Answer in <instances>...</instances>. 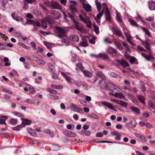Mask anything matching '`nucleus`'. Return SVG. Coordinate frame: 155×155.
I'll use <instances>...</instances> for the list:
<instances>
[{
	"mask_svg": "<svg viewBox=\"0 0 155 155\" xmlns=\"http://www.w3.org/2000/svg\"><path fill=\"white\" fill-rule=\"evenodd\" d=\"M149 9L151 10H155V2L153 1H150L148 2Z\"/></svg>",
	"mask_w": 155,
	"mask_h": 155,
	"instance_id": "nucleus-16",
	"label": "nucleus"
},
{
	"mask_svg": "<svg viewBox=\"0 0 155 155\" xmlns=\"http://www.w3.org/2000/svg\"><path fill=\"white\" fill-rule=\"evenodd\" d=\"M116 19L119 22H120L122 21L121 16L118 13H117Z\"/></svg>",
	"mask_w": 155,
	"mask_h": 155,
	"instance_id": "nucleus-43",
	"label": "nucleus"
},
{
	"mask_svg": "<svg viewBox=\"0 0 155 155\" xmlns=\"http://www.w3.org/2000/svg\"><path fill=\"white\" fill-rule=\"evenodd\" d=\"M114 101L115 102H116L118 104L123 107H127V106L128 103L127 102H124L122 101H119L115 99L114 100Z\"/></svg>",
	"mask_w": 155,
	"mask_h": 155,
	"instance_id": "nucleus-10",
	"label": "nucleus"
},
{
	"mask_svg": "<svg viewBox=\"0 0 155 155\" xmlns=\"http://www.w3.org/2000/svg\"><path fill=\"white\" fill-rule=\"evenodd\" d=\"M25 102L29 104H35L36 103V100H32L31 99H28L25 101Z\"/></svg>",
	"mask_w": 155,
	"mask_h": 155,
	"instance_id": "nucleus-30",
	"label": "nucleus"
},
{
	"mask_svg": "<svg viewBox=\"0 0 155 155\" xmlns=\"http://www.w3.org/2000/svg\"><path fill=\"white\" fill-rule=\"evenodd\" d=\"M92 117L95 119H98L99 118V117L98 115H97L95 114H93L91 116Z\"/></svg>",
	"mask_w": 155,
	"mask_h": 155,
	"instance_id": "nucleus-64",
	"label": "nucleus"
},
{
	"mask_svg": "<svg viewBox=\"0 0 155 155\" xmlns=\"http://www.w3.org/2000/svg\"><path fill=\"white\" fill-rule=\"evenodd\" d=\"M87 41L85 39H83L82 41L81 42L80 46L82 47H87L88 46Z\"/></svg>",
	"mask_w": 155,
	"mask_h": 155,
	"instance_id": "nucleus-26",
	"label": "nucleus"
},
{
	"mask_svg": "<svg viewBox=\"0 0 155 155\" xmlns=\"http://www.w3.org/2000/svg\"><path fill=\"white\" fill-rule=\"evenodd\" d=\"M25 23L28 24L33 25V24L34 23V21L30 19H27Z\"/></svg>",
	"mask_w": 155,
	"mask_h": 155,
	"instance_id": "nucleus-52",
	"label": "nucleus"
},
{
	"mask_svg": "<svg viewBox=\"0 0 155 155\" xmlns=\"http://www.w3.org/2000/svg\"><path fill=\"white\" fill-rule=\"evenodd\" d=\"M108 82L106 80H103L100 81L99 85L100 87L103 89L106 90L109 87L110 85H112L111 84H107Z\"/></svg>",
	"mask_w": 155,
	"mask_h": 155,
	"instance_id": "nucleus-3",
	"label": "nucleus"
},
{
	"mask_svg": "<svg viewBox=\"0 0 155 155\" xmlns=\"http://www.w3.org/2000/svg\"><path fill=\"white\" fill-rule=\"evenodd\" d=\"M84 23L86 24V26L87 27L89 28H91V24L89 20V18L88 19V21L87 22H85Z\"/></svg>",
	"mask_w": 155,
	"mask_h": 155,
	"instance_id": "nucleus-49",
	"label": "nucleus"
},
{
	"mask_svg": "<svg viewBox=\"0 0 155 155\" xmlns=\"http://www.w3.org/2000/svg\"><path fill=\"white\" fill-rule=\"evenodd\" d=\"M11 16L12 18L18 21H22L23 20V18L18 15L15 13H12L11 14Z\"/></svg>",
	"mask_w": 155,
	"mask_h": 155,
	"instance_id": "nucleus-8",
	"label": "nucleus"
},
{
	"mask_svg": "<svg viewBox=\"0 0 155 155\" xmlns=\"http://www.w3.org/2000/svg\"><path fill=\"white\" fill-rule=\"evenodd\" d=\"M125 125L128 129H132L136 127V125L134 126L133 124H130L128 123H126Z\"/></svg>",
	"mask_w": 155,
	"mask_h": 155,
	"instance_id": "nucleus-38",
	"label": "nucleus"
},
{
	"mask_svg": "<svg viewBox=\"0 0 155 155\" xmlns=\"http://www.w3.org/2000/svg\"><path fill=\"white\" fill-rule=\"evenodd\" d=\"M82 72H83L84 75L87 77H91L92 75L91 73L87 71L82 70Z\"/></svg>",
	"mask_w": 155,
	"mask_h": 155,
	"instance_id": "nucleus-33",
	"label": "nucleus"
},
{
	"mask_svg": "<svg viewBox=\"0 0 155 155\" xmlns=\"http://www.w3.org/2000/svg\"><path fill=\"white\" fill-rule=\"evenodd\" d=\"M65 79L66 80L67 82L68 83H71L73 81V79L70 77H66Z\"/></svg>",
	"mask_w": 155,
	"mask_h": 155,
	"instance_id": "nucleus-45",
	"label": "nucleus"
},
{
	"mask_svg": "<svg viewBox=\"0 0 155 155\" xmlns=\"http://www.w3.org/2000/svg\"><path fill=\"white\" fill-rule=\"evenodd\" d=\"M111 134H112L113 135H114L115 136H121V134L120 133L117 132L116 131L111 132Z\"/></svg>",
	"mask_w": 155,
	"mask_h": 155,
	"instance_id": "nucleus-59",
	"label": "nucleus"
},
{
	"mask_svg": "<svg viewBox=\"0 0 155 155\" xmlns=\"http://www.w3.org/2000/svg\"><path fill=\"white\" fill-rule=\"evenodd\" d=\"M134 135L137 137L140 140L142 141H146L147 139L146 138L141 134L137 133H135L134 134Z\"/></svg>",
	"mask_w": 155,
	"mask_h": 155,
	"instance_id": "nucleus-7",
	"label": "nucleus"
},
{
	"mask_svg": "<svg viewBox=\"0 0 155 155\" xmlns=\"http://www.w3.org/2000/svg\"><path fill=\"white\" fill-rule=\"evenodd\" d=\"M101 58L104 59H106L107 58V55L104 53H99L98 54V58Z\"/></svg>",
	"mask_w": 155,
	"mask_h": 155,
	"instance_id": "nucleus-31",
	"label": "nucleus"
},
{
	"mask_svg": "<svg viewBox=\"0 0 155 155\" xmlns=\"http://www.w3.org/2000/svg\"><path fill=\"white\" fill-rule=\"evenodd\" d=\"M69 38L71 41L75 42H77L79 40L78 37L74 35H72L70 36Z\"/></svg>",
	"mask_w": 155,
	"mask_h": 155,
	"instance_id": "nucleus-20",
	"label": "nucleus"
},
{
	"mask_svg": "<svg viewBox=\"0 0 155 155\" xmlns=\"http://www.w3.org/2000/svg\"><path fill=\"white\" fill-rule=\"evenodd\" d=\"M79 17L80 20L82 21L84 23L87 22L88 21L89 18L87 17H86L85 18H84L81 15H80Z\"/></svg>",
	"mask_w": 155,
	"mask_h": 155,
	"instance_id": "nucleus-36",
	"label": "nucleus"
},
{
	"mask_svg": "<svg viewBox=\"0 0 155 155\" xmlns=\"http://www.w3.org/2000/svg\"><path fill=\"white\" fill-rule=\"evenodd\" d=\"M130 109L133 111L135 112L136 113L139 114L140 113L139 109L137 107L132 106L130 107Z\"/></svg>",
	"mask_w": 155,
	"mask_h": 155,
	"instance_id": "nucleus-29",
	"label": "nucleus"
},
{
	"mask_svg": "<svg viewBox=\"0 0 155 155\" xmlns=\"http://www.w3.org/2000/svg\"><path fill=\"white\" fill-rule=\"evenodd\" d=\"M0 37L5 38V41H6L7 39L8 38V37L6 36L5 34H3L1 32H0Z\"/></svg>",
	"mask_w": 155,
	"mask_h": 155,
	"instance_id": "nucleus-55",
	"label": "nucleus"
},
{
	"mask_svg": "<svg viewBox=\"0 0 155 155\" xmlns=\"http://www.w3.org/2000/svg\"><path fill=\"white\" fill-rule=\"evenodd\" d=\"M107 84H111L112 85H110L109 87H107V89H106V90L110 91L112 90L113 87V86H114V85L113 84L109 83L108 82Z\"/></svg>",
	"mask_w": 155,
	"mask_h": 155,
	"instance_id": "nucleus-58",
	"label": "nucleus"
},
{
	"mask_svg": "<svg viewBox=\"0 0 155 155\" xmlns=\"http://www.w3.org/2000/svg\"><path fill=\"white\" fill-rule=\"evenodd\" d=\"M51 87L54 89H61L63 88L62 86L61 85H56L54 84H51Z\"/></svg>",
	"mask_w": 155,
	"mask_h": 155,
	"instance_id": "nucleus-32",
	"label": "nucleus"
},
{
	"mask_svg": "<svg viewBox=\"0 0 155 155\" xmlns=\"http://www.w3.org/2000/svg\"><path fill=\"white\" fill-rule=\"evenodd\" d=\"M15 114L17 115L18 117H21V118L24 116V115L23 114L18 112H15Z\"/></svg>",
	"mask_w": 155,
	"mask_h": 155,
	"instance_id": "nucleus-63",
	"label": "nucleus"
},
{
	"mask_svg": "<svg viewBox=\"0 0 155 155\" xmlns=\"http://www.w3.org/2000/svg\"><path fill=\"white\" fill-rule=\"evenodd\" d=\"M71 2L70 8L71 12L73 13L77 12V11L75 6L76 4L75 2L73 1H71Z\"/></svg>",
	"mask_w": 155,
	"mask_h": 155,
	"instance_id": "nucleus-6",
	"label": "nucleus"
},
{
	"mask_svg": "<svg viewBox=\"0 0 155 155\" xmlns=\"http://www.w3.org/2000/svg\"><path fill=\"white\" fill-rule=\"evenodd\" d=\"M84 8L87 12H90L91 11V6L88 4H85L84 2L82 4Z\"/></svg>",
	"mask_w": 155,
	"mask_h": 155,
	"instance_id": "nucleus-15",
	"label": "nucleus"
},
{
	"mask_svg": "<svg viewBox=\"0 0 155 155\" xmlns=\"http://www.w3.org/2000/svg\"><path fill=\"white\" fill-rule=\"evenodd\" d=\"M132 38V36L128 38H127V40L128 42L131 45H135V44L132 41H131V39Z\"/></svg>",
	"mask_w": 155,
	"mask_h": 155,
	"instance_id": "nucleus-50",
	"label": "nucleus"
},
{
	"mask_svg": "<svg viewBox=\"0 0 155 155\" xmlns=\"http://www.w3.org/2000/svg\"><path fill=\"white\" fill-rule=\"evenodd\" d=\"M75 28L77 30L83 33H84L85 32L83 27L80 25L78 24H77L75 25Z\"/></svg>",
	"mask_w": 155,
	"mask_h": 155,
	"instance_id": "nucleus-17",
	"label": "nucleus"
},
{
	"mask_svg": "<svg viewBox=\"0 0 155 155\" xmlns=\"http://www.w3.org/2000/svg\"><path fill=\"white\" fill-rule=\"evenodd\" d=\"M123 30L127 38L131 37L130 35V31L127 28L123 27Z\"/></svg>",
	"mask_w": 155,
	"mask_h": 155,
	"instance_id": "nucleus-14",
	"label": "nucleus"
},
{
	"mask_svg": "<svg viewBox=\"0 0 155 155\" xmlns=\"http://www.w3.org/2000/svg\"><path fill=\"white\" fill-rule=\"evenodd\" d=\"M28 91H30V93L31 94L35 93L36 92V91L34 90L33 87H29Z\"/></svg>",
	"mask_w": 155,
	"mask_h": 155,
	"instance_id": "nucleus-51",
	"label": "nucleus"
},
{
	"mask_svg": "<svg viewBox=\"0 0 155 155\" xmlns=\"http://www.w3.org/2000/svg\"><path fill=\"white\" fill-rule=\"evenodd\" d=\"M56 35L58 38H61L65 36L66 32V30L61 27H56Z\"/></svg>",
	"mask_w": 155,
	"mask_h": 155,
	"instance_id": "nucleus-2",
	"label": "nucleus"
},
{
	"mask_svg": "<svg viewBox=\"0 0 155 155\" xmlns=\"http://www.w3.org/2000/svg\"><path fill=\"white\" fill-rule=\"evenodd\" d=\"M22 127H23V126L22 124L19 125L16 127L13 128V129L15 130L19 131L20 130V128Z\"/></svg>",
	"mask_w": 155,
	"mask_h": 155,
	"instance_id": "nucleus-44",
	"label": "nucleus"
},
{
	"mask_svg": "<svg viewBox=\"0 0 155 155\" xmlns=\"http://www.w3.org/2000/svg\"><path fill=\"white\" fill-rule=\"evenodd\" d=\"M142 45H144L145 48L147 49L149 53V54L146 55L144 53L141 54L142 56L145 58L147 61H150L151 62L153 61L154 60V57L151 55V53L150 51V44L147 41H142L141 42Z\"/></svg>",
	"mask_w": 155,
	"mask_h": 155,
	"instance_id": "nucleus-1",
	"label": "nucleus"
},
{
	"mask_svg": "<svg viewBox=\"0 0 155 155\" xmlns=\"http://www.w3.org/2000/svg\"><path fill=\"white\" fill-rule=\"evenodd\" d=\"M96 136L97 137H100L103 136V134L102 132H98L96 133Z\"/></svg>",
	"mask_w": 155,
	"mask_h": 155,
	"instance_id": "nucleus-56",
	"label": "nucleus"
},
{
	"mask_svg": "<svg viewBox=\"0 0 155 155\" xmlns=\"http://www.w3.org/2000/svg\"><path fill=\"white\" fill-rule=\"evenodd\" d=\"M28 133L33 136H35L36 135V132L31 128H28L27 129Z\"/></svg>",
	"mask_w": 155,
	"mask_h": 155,
	"instance_id": "nucleus-22",
	"label": "nucleus"
},
{
	"mask_svg": "<svg viewBox=\"0 0 155 155\" xmlns=\"http://www.w3.org/2000/svg\"><path fill=\"white\" fill-rule=\"evenodd\" d=\"M113 95L115 97L121 99L125 98L124 95L121 92L117 93L115 92L113 94Z\"/></svg>",
	"mask_w": 155,
	"mask_h": 155,
	"instance_id": "nucleus-12",
	"label": "nucleus"
},
{
	"mask_svg": "<svg viewBox=\"0 0 155 155\" xmlns=\"http://www.w3.org/2000/svg\"><path fill=\"white\" fill-rule=\"evenodd\" d=\"M103 15V11L99 14L97 15V19H100Z\"/></svg>",
	"mask_w": 155,
	"mask_h": 155,
	"instance_id": "nucleus-62",
	"label": "nucleus"
},
{
	"mask_svg": "<svg viewBox=\"0 0 155 155\" xmlns=\"http://www.w3.org/2000/svg\"><path fill=\"white\" fill-rule=\"evenodd\" d=\"M63 133L65 136L70 137H74L76 136V134L75 133L69 130H64Z\"/></svg>",
	"mask_w": 155,
	"mask_h": 155,
	"instance_id": "nucleus-5",
	"label": "nucleus"
},
{
	"mask_svg": "<svg viewBox=\"0 0 155 155\" xmlns=\"http://www.w3.org/2000/svg\"><path fill=\"white\" fill-rule=\"evenodd\" d=\"M96 75L102 79L104 80L105 78L104 74L101 72L98 71L96 73Z\"/></svg>",
	"mask_w": 155,
	"mask_h": 155,
	"instance_id": "nucleus-23",
	"label": "nucleus"
},
{
	"mask_svg": "<svg viewBox=\"0 0 155 155\" xmlns=\"http://www.w3.org/2000/svg\"><path fill=\"white\" fill-rule=\"evenodd\" d=\"M51 6L53 9H60L61 8V6L60 4L55 1H53L51 2Z\"/></svg>",
	"mask_w": 155,
	"mask_h": 155,
	"instance_id": "nucleus-4",
	"label": "nucleus"
},
{
	"mask_svg": "<svg viewBox=\"0 0 155 155\" xmlns=\"http://www.w3.org/2000/svg\"><path fill=\"white\" fill-rule=\"evenodd\" d=\"M122 43L124 46L125 47V48L127 49V50L128 51H130V48L129 47L128 44L127 43L124 42L123 41H122Z\"/></svg>",
	"mask_w": 155,
	"mask_h": 155,
	"instance_id": "nucleus-48",
	"label": "nucleus"
},
{
	"mask_svg": "<svg viewBox=\"0 0 155 155\" xmlns=\"http://www.w3.org/2000/svg\"><path fill=\"white\" fill-rule=\"evenodd\" d=\"M71 107L73 108L74 109V110H78L79 109V107H78L76 105L72 104L71 105Z\"/></svg>",
	"mask_w": 155,
	"mask_h": 155,
	"instance_id": "nucleus-60",
	"label": "nucleus"
},
{
	"mask_svg": "<svg viewBox=\"0 0 155 155\" xmlns=\"http://www.w3.org/2000/svg\"><path fill=\"white\" fill-rule=\"evenodd\" d=\"M22 120V124L23 125V127H24L26 125H30L31 123V121L27 119H24L21 118Z\"/></svg>",
	"mask_w": 155,
	"mask_h": 155,
	"instance_id": "nucleus-18",
	"label": "nucleus"
},
{
	"mask_svg": "<svg viewBox=\"0 0 155 155\" xmlns=\"http://www.w3.org/2000/svg\"><path fill=\"white\" fill-rule=\"evenodd\" d=\"M117 47L118 48V49H120L121 50H123V48L122 46L121 45V44H119V43H117Z\"/></svg>",
	"mask_w": 155,
	"mask_h": 155,
	"instance_id": "nucleus-61",
	"label": "nucleus"
},
{
	"mask_svg": "<svg viewBox=\"0 0 155 155\" xmlns=\"http://www.w3.org/2000/svg\"><path fill=\"white\" fill-rule=\"evenodd\" d=\"M107 52L110 54H111L113 53H116V51L114 48L111 47H109L107 50Z\"/></svg>",
	"mask_w": 155,
	"mask_h": 155,
	"instance_id": "nucleus-24",
	"label": "nucleus"
},
{
	"mask_svg": "<svg viewBox=\"0 0 155 155\" xmlns=\"http://www.w3.org/2000/svg\"><path fill=\"white\" fill-rule=\"evenodd\" d=\"M127 96L133 102L136 104H138V101L133 94H127Z\"/></svg>",
	"mask_w": 155,
	"mask_h": 155,
	"instance_id": "nucleus-9",
	"label": "nucleus"
},
{
	"mask_svg": "<svg viewBox=\"0 0 155 155\" xmlns=\"http://www.w3.org/2000/svg\"><path fill=\"white\" fill-rule=\"evenodd\" d=\"M44 42L45 45L46 46L47 48L48 49H51V48L54 46V45L52 43H50V42L45 41H44Z\"/></svg>",
	"mask_w": 155,
	"mask_h": 155,
	"instance_id": "nucleus-27",
	"label": "nucleus"
},
{
	"mask_svg": "<svg viewBox=\"0 0 155 155\" xmlns=\"http://www.w3.org/2000/svg\"><path fill=\"white\" fill-rule=\"evenodd\" d=\"M117 61L123 67H126L129 66V64L125 60H122L121 61L118 60Z\"/></svg>",
	"mask_w": 155,
	"mask_h": 155,
	"instance_id": "nucleus-19",
	"label": "nucleus"
},
{
	"mask_svg": "<svg viewBox=\"0 0 155 155\" xmlns=\"http://www.w3.org/2000/svg\"><path fill=\"white\" fill-rule=\"evenodd\" d=\"M34 24H33V25L35 27V26H37L39 27L40 26V23L39 21H34Z\"/></svg>",
	"mask_w": 155,
	"mask_h": 155,
	"instance_id": "nucleus-54",
	"label": "nucleus"
},
{
	"mask_svg": "<svg viewBox=\"0 0 155 155\" xmlns=\"http://www.w3.org/2000/svg\"><path fill=\"white\" fill-rule=\"evenodd\" d=\"M101 104L107 107L109 109L114 110L115 111H116V110L114 108L113 106L109 103L105 101H102L101 102Z\"/></svg>",
	"mask_w": 155,
	"mask_h": 155,
	"instance_id": "nucleus-13",
	"label": "nucleus"
},
{
	"mask_svg": "<svg viewBox=\"0 0 155 155\" xmlns=\"http://www.w3.org/2000/svg\"><path fill=\"white\" fill-rule=\"evenodd\" d=\"M93 27L95 33L97 35L99 33V27L95 25H94Z\"/></svg>",
	"mask_w": 155,
	"mask_h": 155,
	"instance_id": "nucleus-40",
	"label": "nucleus"
},
{
	"mask_svg": "<svg viewBox=\"0 0 155 155\" xmlns=\"http://www.w3.org/2000/svg\"><path fill=\"white\" fill-rule=\"evenodd\" d=\"M76 69L77 70L80 69L82 71L83 70V69L84 68L83 67L82 65V64L80 63L76 64Z\"/></svg>",
	"mask_w": 155,
	"mask_h": 155,
	"instance_id": "nucleus-37",
	"label": "nucleus"
},
{
	"mask_svg": "<svg viewBox=\"0 0 155 155\" xmlns=\"http://www.w3.org/2000/svg\"><path fill=\"white\" fill-rule=\"evenodd\" d=\"M138 100L144 104H145V102L144 100V97L140 95H137Z\"/></svg>",
	"mask_w": 155,
	"mask_h": 155,
	"instance_id": "nucleus-28",
	"label": "nucleus"
},
{
	"mask_svg": "<svg viewBox=\"0 0 155 155\" xmlns=\"http://www.w3.org/2000/svg\"><path fill=\"white\" fill-rule=\"evenodd\" d=\"M129 21L132 25L137 27L138 26V25L137 24L136 22L132 19H129Z\"/></svg>",
	"mask_w": 155,
	"mask_h": 155,
	"instance_id": "nucleus-42",
	"label": "nucleus"
},
{
	"mask_svg": "<svg viewBox=\"0 0 155 155\" xmlns=\"http://www.w3.org/2000/svg\"><path fill=\"white\" fill-rule=\"evenodd\" d=\"M8 0H0V3L2 6L5 7L7 3Z\"/></svg>",
	"mask_w": 155,
	"mask_h": 155,
	"instance_id": "nucleus-39",
	"label": "nucleus"
},
{
	"mask_svg": "<svg viewBox=\"0 0 155 155\" xmlns=\"http://www.w3.org/2000/svg\"><path fill=\"white\" fill-rule=\"evenodd\" d=\"M47 90L51 93L54 94H56V91L53 89L49 88L47 89Z\"/></svg>",
	"mask_w": 155,
	"mask_h": 155,
	"instance_id": "nucleus-57",
	"label": "nucleus"
},
{
	"mask_svg": "<svg viewBox=\"0 0 155 155\" xmlns=\"http://www.w3.org/2000/svg\"><path fill=\"white\" fill-rule=\"evenodd\" d=\"M140 88L141 89L142 91H145L146 90V88L145 87V85L144 83L143 82H141V84H140Z\"/></svg>",
	"mask_w": 155,
	"mask_h": 155,
	"instance_id": "nucleus-47",
	"label": "nucleus"
},
{
	"mask_svg": "<svg viewBox=\"0 0 155 155\" xmlns=\"http://www.w3.org/2000/svg\"><path fill=\"white\" fill-rule=\"evenodd\" d=\"M136 59L134 57H131L129 59L130 62L131 64H133L136 61Z\"/></svg>",
	"mask_w": 155,
	"mask_h": 155,
	"instance_id": "nucleus-53",
	"label": "nucleus"
},
{
	"mask_svg": "<svg viewBox=\"0 0 155 155\" xmlns=\"http://www.w3.org/2000/svg\"><path fill=\"white\" fill-rule=\"evenodd\" d=\"M95 2L97 9L98 11L100 12L101 8V5L97 0H95Z\"/></svg>",
	"mask_w": 155,
	"mask_h": 155,
	"instance_id": "nucleus-25",
	"label": "nucleus"
},
{
	"mask_svg": "<svg viewBox=\"0 0 155 155\" xmlns=\"http://www.w3.org/2000/svg\"><path fill=\"white\" fill-rule=\"evenodd\" d=\"M18 122V120L12 118L10 120V122L11 124L13 125H15L17 124Z\"/></svg>",
	"mask_w": 155,
	"mask_h": 155,
	"instance_id": "nucleus-41",
	"label": "nucleus"
},
{
	"mask_svg": "<svg viewBox=\"0 0 155 155\" xmlns=\"http://www.w3.org/2000/svg\"><path fill=\"white\" fill-rule=\"evenodd\" d=\"M142 29L145 32L146 34L149 37H150L151 36V34L149 30L143 27H142Z\"/></svg>",
	"mask_w": 155,
	"mask_h": 155,
	"instance_id": "nucleus-35",
	"label": "nucleus"
},
{
	"mask_svg": "<svg viewBox=\"0 0 155 155\" xmlns=\"http://www.w3.org/2000/svg\"><path fill=\"white\" fill-rule=\"evenodd\" d=\"M114 33L118 36L120 37L122 39H125L124 37L120 30L117 29H115L114 31Z\"/></svg>",
	"mask_w": 155,
	"mask_h": 155,
	"instance_id": "nucleus-11",
	"label": "nucleus"
},
{
	"mask_svg": "<svg viewBox=\"0 0 155 155\" xmlns=\"http://www.w3.org/2000/svg\"><path fill=\"white\" fill-rule=\"evenodd\" d=\"M51 15H55V16H51V18L53 19L58 18L59 16V14L57 11H53L51 12Z\"/></svg>",
	"mask_w": 155,
	"mask_h": 155,
	"instance_id": "nucleus-21",
	"label": "nucleus"
},
{
	"mask_svg": "<svg viewBox=\"0 0 155 155\" xmlns=\"http://www.w3.org/2000/svg\"><path fill=\"white\" fill-rule=\"evenodd\" d=\"M106 15V18L107 20H108L109 21H110V14L108 12H107L105 14Z\"/></svg>",
	"mask_w": 155,
	"mask_h": 155,
	"instance_id": "nucleus-46",
	"label": "nucleus"
},
{
	"mask_svg": "<svg viewBox=\"0 0 155 155\" xmlns=\"http://www.w3.org/2000/svg\"><path fill=\"white\" fill-rule=\"evenodd\" d=\"M2 118L0 119V124H5V120L7 119V116H3L2 117Z\"/></svg>",
	"mask_w": 155,
	"mask_h": 155,
	"instance_id": "nucleus-34",
	"label": "nucleus"
}]
</instances>
